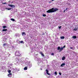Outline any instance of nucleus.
I'll return each instance as SVG.
<instances>
[{"label": "nucleus", "instance_id": "obj_1", "mask_svg": "<svg viewBox=\"0 0 78 78\" xmlns=\"http://www.w3.org/2000/svg\"><path fill=\"white\" fill-rule=\"evenodd\" d=\"M58 10V9L57 8L54 9V8H52V9H50L46 11L47 13H51V12H56V11Z\"/></svg>", "mask_w": 78, "mask_h": 78}, {"label": "nucleus", "instance_id": "obj_2", "mask_svg": "<svg viewBox=\"0 0 78 78\" xmlns=\"http://www.w3.org/2000/svg\"><path fill=\"white\" fill-rule=\"evenodd\" d=\"M15 55L17 56H21V54L20 53L19 51H16L15 52Z\"/></svg>", "mask_w": 78, "mask_h": 78}, {"label": "nucleus", "instance_id": "obj_3", "mask_svg": "<svg viewBox=\"0 0 78 78\" xmlns=\"http://www.w3.org/2000/svg\"><path fill=\"white\" fill-rule=\"evenodd\" d=\"M65 47H66V45H64L63 47H61V48H60V47L59 46L57 50H60L59 52H61V51L64 49V48H65Z\"/></svg>", "mask_w": 78, "mask_h": 78}, {"label": "nucleus", "instance_id": "obj_4", "mask_svg": "<svg viewBox=\"0 0 78 78\" xmlns=\"http://www.w3.org/2000/svg\"><path fill=\"white\" fill-rule=\"evenodd\" d=\"M46 73H47V74L48 75H50V73H48V70H47V69H46Z\"/></svg>", "mask_w": 78, "mask_h": 78}, {"label": "nucleus", "instance_id": "obj_5", "mask_svg": "<svg viewBox=\"0 0 78 78\" xmlns=\"http://www.w3.org/2000/svg\"><path fill=\"white\" fill-rule=\"evenodd\" d=\"M8 5L9 6H10V7H11V8H12V7H13V6H14L13 8H14V7H15V6H14V5H9V4Z\"/></svg>", "mask_w": 78, "mask_h": 78}, {"label": "nucleus", "instance_id": "obj_6", "mask_svg": "<svg viewBox=\"0 0 78 78\" xmlns=\"http://www.w3.org/2000/svg\"><path fill=\"white\" fill-rule=\"evenodd\" d=\"M64 66H65V63H63L61 65V67H64Z\"/></svg>", "mask_w": 78, "mask_h": 78}, {"label": "nucleus", "instance_id": "obj_7", "mask_svg": "<svg viewBox=\"0 0 78 78\" xmlns=\"http://www.w3.org/2000/svg\"><path fill=\"white\" fill-rule=\"evenodd\" d=\"M22 36H23V35H26V33H25V32H23L22 33Z\"/></svg>", "mask_w": 78, "mask_h": 78}, {"label": "nucleus", "instance_id": "obj_8", "mask_svg": "<svg viewBox=\"0 0 78 78\" xmlns=\"http://www.w3.org/2000/svg\"><path fill=\"white\" fill-rule=\"evenodd\" d=\"M65 38V37H64V36H62L60 37V38L61 39H64Z\"/></svg>", "mask_w": 78, "mask_h": 78}, {"label": "nucleus", "instance_id": "obj_9", "mask_svg": "<svg viewBox=\"0 0 78 78\" xmlns=\"http://www.w3.org/2000/svg\"><path fill=\"white\" fill-rule=\"evenodd\" d=\"M78 30V28L76 27H75V28H74V29L73 30V31H76V30Z\"/></svg>", "mask_w": 78, "mask_h": 78}, {"label": "nucleus", "instance_id": "obj_10", "mask_svg": "<svg viewBox=\"0 0 78 78\" xmlns=\"http://www.w3.org/2000/svg\"><path fill=\"white\" fill-rule=\"evenodd\" d=\"M73 38V39H76V36H73L72 37Z\"/></svg>", "mask_w": 78, "mask_h": 78}, {"label": "nucleus", "instance_id": "obj_11", "mask_svg": "<svg viewBox=\"0 0 78 78\" xmlns=\"http://www.w3.org/2000/svg\"><path fill=\"white\" fill-rule=\"evenodd\" d=\"M27 69L28 68H27V67H26L24 68V70H27Z\"/></svg>", "mask_w": 78, "mask_h": 78}, {"label": "nucleus", "instance_id": "obj_12", "mask_svg": "<svg viewBox=\"0 0 78 78\" xmlns=\"http://www.w3.org/2000/svg\"><path fill=\"white\" fill-rule=\"evenodd\" d=\"M65 59H66V57H65L64 56H63L62 57V60H65Z\"/></svg>", "mask_w": 78, "mask_h": 78}, {"label": "nucleus", "instance_id": "obj_13", "mask_svg": "<svg viewBox=\"0 0 78 78\" xmlns=\"http://www.w3.org/2000/svg\"><path fill=\"white\" fill-rule=\"evenodd\" d=\"M11 20L12 21H13V22H14L15 21V20L13 18L11 19Z\"/></svg>", "mask_w": 78, "mask_h": 78}, {"label": "nucleus", "instance_id": "obj_14", "mask_svg": "<svg viewBox=\"0 0 78 78\" xmlns=\"http://www.w3.org/2000/svg\"><path fill=\"white\" fill-rule=\"evenodd\" d=\"M7 30V29H3L2 30V31H5Z\"/></svg>", "mask_w": 78, "mask_h": 78}, {"label": "nucleus", "instance_id": "obj_15", "mask_svg": "<svg viewBox=\"0 0 78 78\" xmlns=\"http://www.w3.org/2000/svg\"><path fill=\"white\" fill-rule=\"evenodd\" d=\"M46 14H43V17H46Z\"/></svg>", "mask_w": 78, "mask_h": 78}, {"label": "nucleus", "instance_id": "obj_16", "mask_svg": "<svg viewBox=\"0 0 78 78\" xmlns=\"http://www.w3.org/2000/svg\"><path fill=\"white\" fill-rule=\"evenodd\" d=\"M20 44H22L23 43V41H21L20 42Z\"/></svg>", "mask_w": 78, "mask_h": 78}, {"label": "nucleus", "instance_id": "obj_17", "mask_svg": "<svg viewBox=\"0 0 78 78\" xmlns=\"http://www.w3.org/2000/svg\"><path fill=\"white\" fill-rule=\"evenodd\" d=\"M20 41H19V40H18L17 42L18 43V44H20Z\"/></svg>", "mask_w": 78, "mask_h": 78}, {"label": "nucleus", "instance_id": "obj_18", "mask_svg": "<svg viewBox=\"0 0 78 78\" xmlns=\"http://www.w3.org/2000/svg\"><path fill=\"white\" fill-rule=\"evenodd\" d=\"M3 28H6V26H4L3 27Z\"/></svg>", "mask_w": 78, "mask_h": 78}, {"label": "nucleus", "instance_id": "obj_19", "mask_svg": "<svg viewBox=\"0 0 78 78\" xmlns=\"http://www.w3.org/2000/svg\"><path fill=\"white\" fill-rule=\"evenodd\" d=\"M8 72L9 73H10L11 72V70H9Z\"/></svg>", "mask_w": 78, "mask_h": 78}, {"label": "nucleus", "instance_id": "obj_20", "mask_svg": "<svg viewBox=\"0 0 78 78\" xmlns=\"http://www.w3.org/2000/svg\"><path fill=\"white\" fill-rule=\"evenodd\" d=\"M12 75V73H10L9 74H8V76H9V75Z\"/></svg>", "mask_w": 78, "mask_h": 78}, {"label": "nucleus", "instance_id": "obj_21", "mask_svg": "<svg viewBox=\"0 0 78 78\" xmlns=\"http://www.w3.org/2000/svg\"><path fill=\"white\" fill-rule=\"evenodd\" d=\"M8 10H11V8H8L7 9Z\"/></svg>", "mask_w": 78, "mask_h": 78}, {"label": "nucleus", "instance_id": "obj_22", "mask_svg": "<svg viewBox=\"0 0 78 78\" xmlns=\"http://www.w3.org/2000/svg\"><path fill=\"white\" fill-rule=\"evenodd\" d=\"M51 55H52V56H54V53H52L51 54Z\"/></svg>", "mask_w": 78, "mask_h": 78}, {"label": "nucleus", "instance_id": "obj_23", "mask_svg": "<svg viewBox=\"0 0 78 78\" xmlns=\"http://www.w3.org/2000/svg\"><path fill=\"white\" fill-rule=\"evenodd\" d=\"M59 74L60 75H62V73H59Z\"/></svg>", "mask_w": 78, "mask_h": 78}, {"label": "nucleus", "instance_id": "obj_24", "mask_svg": "<svg viewBox=\"0 0 78 78\" xmlns=\"http://www.w3.org/2000/svg\"><path fill=\"white\" fill-rule=\"evenodd\" d=\"M5 45H6V44L5 43L3 44V46H5Z\"/></svg>", "mask_w": 78, "mask_h": 78}, {"label": "nucleus", "instance_id": "obj_25", "mask_svg": "<svg viewBox=\"0 0 78 78\" xmlns=\"http://www.w3.org/2000/svg\"><path fill=\"white\" fill-rule=\"evenodd\" d=\"M55 75H57V72H55Z\"/></svg>", "mask_w": 78, "mask_h": 78}, {"label": "nucleus", "instance_id": "obj_26", "mask_svg": "<svg viewBox=\"0 0 78 78\" xmlns=\"http://www.w3.org/2000/svg\"><path fill=\"white\" fill-rule=\"evenodd\" d=\"M2 4H3V5H5V4H7V3L6 2H5L4 3H3Z\"/></svg>", "mask_w": 78, "mask_h": 78}, {"label": "nucleus", "instance_id": "obj_27", "mask_svg": "<svg viewBox=\"0 0 78 78\" xmlns=\"http://www.w3.org/2000/svg\"><path fill=\"white\" fill-rule=\"evenodd\" d=\"M58 28L59 29H61V26L58 27Z\"/></svg>", "mask_w": 78, "mask_h": 78}, {"label": "nucleus", "instance_id": "obj_28", "mask_svg": "<svg viewBox=\"0 0 78 78\" xmlns=\"http://www.w3.org/2000/svg\"><path fill=\"white\" fill-rule=\"evenodd\" d=\"M41 55H42V56H44V54L43 53L41 54Z\"/></svg>", "mask_w": 78, "mask_h": 78}, {"label": "nucleus", "instance_id": "obj_29", "mask_svg": "<svg viewBox=\"0 0 78 78\" xmlns=\"http://www.w3.org/2000/svg\"><path fill=\"white\" fill-rule=\"evenodd\" d=\"M66 10L64 9L63 11V12H66Z\"/></svg>", "mask_w": 78, "mask_h": 78}, {"label": "nucleus", "instance_id": "obj_30", "mask_svg": "<svg viewBox=\"0 0 78 78\" xmlns=\"http://www.w3.org/2000/svg\"><path fill=\"white\" fill-rule=\"evenodd\" d=\"M40 54H41H41H42V51L40 52Z\"/></svg>", "mask_w": 78, "mask_h": 78}, {"label": "nucleus", "instance_id": "obj_31", "mask_svg": "<svg viewBox=\"0 0 78 78\" xmlns=\"http://www.w3.org/2000/svg\"><path fill=\"white\" fill-rule=\"evenodd\" d=\"M68 9V8H66V11H67V9Z\"/></svg>", "mask_w": 78, "mask_h": 78}, {"label": "nucleus", "instance_id": "obj_32", "mask_svg": "<svg viewBox=\"0 0 78 78\" xmlns=\"http://www.w3.org/2000/svg\"><path fill=\"white\" fill-rule=\"evenodd\" d=\"M45 34V33H43L42 34V35H44Z\"/></svg>", "mask_w": 78, "mask_h": 78}, {"label": "nucleus", "instance_id": "obj_33", "mask_svg": "<svg viewBox=\"0 0 78 78\" xmlns=\"http://www.w3.org/2000/svg\"><path fill=\"white\" fill-rule=\"evenodd\" d=\"M70 49H73V48H72V47H71L70 48Z\"/></svg>", "mask_w": 78, "mask_h": 78}, {"label": "nucleus", "instance_id": "obj_34", "mask_svg": "<svg viewBox=\"0 0 78 78\" xmlns=\"http://www.w3.org/2000/svg\"><path fill=\"white\" fill-rule=\"evenodd\" d=\"M11 75H9V77H11Z\"/></svg>", "mask_w": 78, "mask_h": 78}, {"label": "nucleus", "instance_id": "obj_35", "mask_svg": "<svg viewBox=\"0 0 78 78\" xmlns=\"http://www.w3.org/2000/svg\"><path fill=\"white\" fill-rule=\"evenodd\" d=\"M55 0H52V1L53 2V1H54Z\"/></svg>", "mask_w": 78, "mask_h": 78}, {"label": "nucleus", "instance_id": "obj_36", "mask_svg": "<svg viewBox=\"0 0 78 78\" xmlns=\"http://www.w3.org/2000/svg\"><path fill=\"white\" fill-rule=\"evenodd\" d=\"M40 70H42V69L41 68V69H40Z\"/></svg>", "mask_w": 78, "mask_h": 78}]
</instances>
